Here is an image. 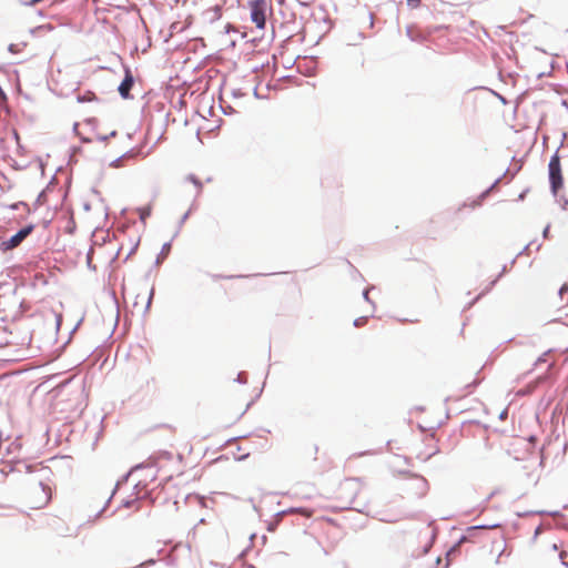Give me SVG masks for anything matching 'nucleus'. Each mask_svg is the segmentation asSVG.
Returning a JSON list of instances; mask_svg holds the SVG:
<instances>
[{"instance_id":"nucleus-1","label":"nucleus","mask_w":568,"mask_h":568,"mask_svg":"<svg viewBox=\"0 0 568 568\" xmlns=\"http://www.w3.org/2000/svg\"><path fill=\"white\" fill-rule=\"evenodd\" d=\"M250 406L247 397L241 399L226 398L216 412V420L221 427L226 428L234 425L245 414Z\"/></svg>"},{"instance_id":"nucleus-2","label":"nucleus","mask_w":568,"mask_h":568,"mask_svg":"<svg viewBox=\"0 0 568 568\" xmlns=\"http://www.w3.org/2000/svg\"><path fill=\"white\" fill-rule=\"evenodd\" d=\"M436 425V423H427L424 419L418 422V426L425 433V437L423 444H416L414 446V452L416 457L420 460H428L439 450L437 439L435 437Z\"/></svg>"},{"instance_id":"nucleus-3","label":"nucleus","mask_w":568,"mask_h":568,"mask_svg":"<svg viewBox=\"0 0 568 568\" xmlns=\"http://www.w3.org/2000/svg\"><path fill=\"white\" fill-rule=\"evenodd\" d=\"M52 491L48 485L36 483L30 485L23 495L24 504L30 509H41L51 500Z\"/></svg>"},{"instance_id":"nucleus-4","label":"nucleus","mask_w":568,"mask_h":568,"mask_svg":"<svg viewBox=\"0 0 568 568\" xmlns=\"http://www.w3.org/2000/svg\"><path fill=\"white\" fill-rule=\"evenodd\" d=\"M548 178L550 191L557 197L564 187V173L558 153H555L548 163Z\"/></svg>"},{"instance_id":"nucleus-5","label":"nucleus","mask_w":568,"mask_h":568,"mask_svg":"<svg viewBox=\"0 0 568 568\" xmlns=\"http://www.w3.org/2000/svg\"><path fill=\"white\" fill-rule=\"evenodd\" d=\"M270 8L267 0H251L248 1V9L252 22L255 23L257 29L263 30L266 24V12Z\"/></svg>"},{"instance_id":"nucleus-6","label":"nucleus","mask_w":568,"mask_h":568,"mask_svg":"<svg viewBox=\"0 0 568 568\" xmlns=\"http://www.w3.org/2000/svg\"><path fill=\"white\" fill-rule=\"evenodd\" d=\"M32 226H26L21 229L17 234L11 236L9 240L2 242L4 250H12L17 247L32 231Z\"/></svg>"},{"instance_id":"nucleus-7","label":"nucleus","mask_w":568,"mask_h":568,"mask_svg":"<svg viewBox=\"0 0 568 568\" xmlns=\"http://www.w3.org/2000/svg\"><path fill=\"white\" fill-rule=\"evenodd\" d=\"M132 87H133V77L128 71L126 74H125V78L123 79V81L119 85V93L121 94V97L124 98V99H128L129 95H130V91H131Z\"/></svg>"},{"instance_id":"nucleus-8","label":"nucleus","mask_w":568,"mask_h":568,"mask_svg":"<svg viewBox=\"0 0 568 568\" xmlns=\"http://www.w3.org/2000/svg\"><path fill=\"white\" fill-rule=\"evenodd\" d=\"M365 323H366V317H359V318L355 320L354 325L356 327H359V326L364 325Z\"/></svg>"},{"instance_id":"nucleus-9","label":"nucleus","mask_w":568,"mask_h":568,"mask_svg":"<svg viewBox=\"0 0 568 568\" xmlns=\"http://www.w3.org/2000/svg\"><path fill=\"white\" fill-rule=\"evenodd\" d=\"M422 0H407V3L408 6H410L412 8H416L419 6Z\"/></svg>"},{"instance_id":"nucleus-10","label":"nucleus","mask_w":568,"mask_h":568,"mask_svg":"<svg viewBox=\"0 0 568 568\" xmlns=\"http://www.w3.org/2000/svg\"><path fill=\"white\" fill-rule=\"evenodd\" d=\"M298 511H300V514H302V515H304V516H306V517H311V516H312V514H313V513H312L311 510H308V509H300Z\"/></svg>"},{"instance_id":"nucleus-11","label":"nucleus","mask_w":568,"mask_h":568,"mask_svg":"<svg viewBox=\"0 0 568 568\" xmlns=\"http://www.w3.org/2000/svg\"><path fill=\"white\" fill-rule=\"evenodd\" d=\"M189 180L194 183L195 185H197L199 187H201V183L197 181V179L195 176H190Z\"/></svg>"},{"instance_id":"nucleus-12","label":"nucleus","mask_w":568,"mask_h":568,"mask_svg":"<svg viewBox=\"0 0 568 568\" xmlns=\"http://www.w3.org/2000/svg\"><path fill=\"white\" fill-rule=\"evenodd\" d=\"M566 290H567V286H566V285H564V286L561 287V290H560V294H562V292H566Z\"/></svg>"},{"instance_id":"nucleus-13","label":"nucleus","mask_w":568,"mask_h":568,"mask_svg":"<svg viewBox=\"0 0 568 568\" xmlns=\"http://www.w3.org/2000/svg\"><path fill=\"white\" fill-rule=\"evenodd\" d=\"M551 548H552V550H555V551L558 549V547H557V545H556V544H552V545H551Z\"/></svg>"},{"instance_id":"nucleus-14","label":"nucleus","mask_w":568,"mask_h":568,"mask_svg":"<svg viewBox=\"0 0 568 568\" xmlns=\"http://www.w3.org/2000/svg\"><path fill=\"white\" fill-rule=\"evenodd\" d=\"M566 555V551H560V558L564 559V556Z\"/></svg>"}]
</instances>
